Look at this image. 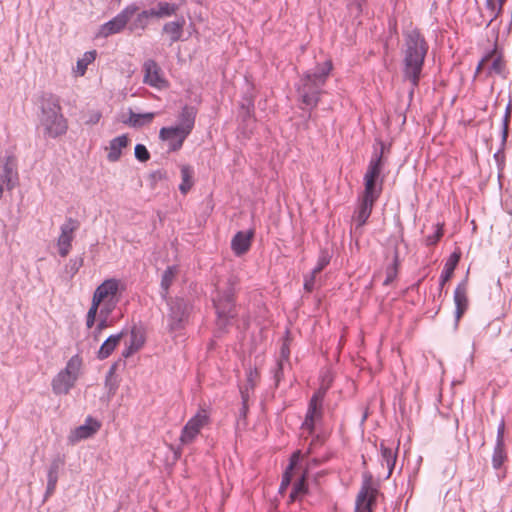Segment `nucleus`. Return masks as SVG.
<instances>
[{
  "label": "nucleus",
  "instance_id": "f257e3e1",
  "mask_svg": "<svg viewBox=\"0 0 512 512\" xmlns=\"http://www.w3.org/2000/svg\"><path fill=\"white\" fill-rule=\"evenodd\" d=\"M125 286L121 280L116 278L105 279L95 289L91 305L86 315V327L91 329L96 324V316L98 310H106L113 312L119 303Z\"/></svg>",
  "mask_w": 512,
  "mask_h": 512
},
{
  "label": "nucleus",
  "instance_id": "f03ea898",
  "mask_svg": "<svg viewBox=\"0 0 512 512\" xmlns=\"http://www.w3.org/2000/svg\"><path fill=\"white\" fill-rule=\"evenodd\" d=\"M427 50V43L418 31L413 30L407 34L404 73L413 86L418 85Z\"/></svg>",
  "mask_w": 512,
  "mask_h": 512
},
{
  "label": "nucleus",
  "instance_id": "7ed1b4c3",
  "mask_svg": "<svg viewBox=\"0 0 512 512\" xmlns=\"http://www.w3.org/2000/svg\"><path fill=\"white\" fill-rule=\"evenodd\" d=\"M332 70V63L326 61L319 64L314 72L304 74L297 88L302 102L308 106H316L320 100L322 87L325 85L327 78Z\"/></svg>",
  "mask_w": 512,
  "mask_h": 512
},
{
  "label": "nucleus",
  "instance_id": "20e7f679",
  "mask_svg": "<svg viewBox=\"0 0 512 512\" xmlns=\"http://www.w3.org/2000/svg\"><path fill=\"white\" fill-rule=\"evenodd\" d=\"M196 112L193 107L185 106L179 116V124L160 129L159 138L167 142L170 151H178L195 125Z\"/></svg>",
  "mask_w": 512,
  "mask_h": 512
},
{
  "label": "nucleus",
  "instance_id": "39448f33",
  "mask_svg": "<svg viewBox=\"0 0 512 512\" xmlns=\"http://www.w3.org/2000/svg\"><path fill=\"white\" fill-rule=\"evenodd\" d=\"M210 424V411L204 406H200L186 424L183 426L179 441L182 446L192 444L201 430Z\"/></svg>",
  "mask_w": 512,
  "mask_h": 512
},
{
  "label": "nucleus",
  "instance_id": "423d86ee",
  "mask_svg": "<svg viewBox=\"0 0 512 512\" xmlns=\"http://www.w3.org/2000/svg\"><path fill=\"white\" fill-rule=\"evenodd\" d=\"M382 154L383 147L381 148L380 155H375L370 160L364 175V191L362 193L380 197L382 183L377 184V180L380 177L383 167Z\"/></svg>",
  "mask_w": 512,
  "mask_h": 512
},
{
  "label": "nucleus",
  "instance_id": "0eeeda50",
  "mask_svg": "<svg viewBox=\"0 0 512 512\" xmlns=\"http://www.w3.org/2000/svg\"><path fill=\"white\" fill-rule=\"evenodd\" d=\"M377 493V489L373 487L372 475L364 473L363 483L356 499V512H372Z\"/></svg>",
  "mask_w": 512,
  "mask_h": 512
},
{
  "label": "nucleus",
  "instance_id": "6e6552de",
  "mask_svg": "<svg viewBox=\"0 0 512 512\" xmlns=\"http://www.w3.org/2000/svg\"><path fill=\"white\" fill-rule=\"evenodd\" d=\"M80 222L74 218H67L60 227V235L57 239V248L60 256L66 257L71 249L74 234L79 229Z\"/></svg>",
  "mask_w": 512,
  "mask_h": 512
},
{
  "label": "nucleus",
  "instance_id": "1a4fd4ad",
  "mask_svg": "<svg viewBox=\"0 0 512 512\" xmlns=\"http://www.w3.org/2000/svg\"><path fill=\"white\" fill-rule=\"evenodd\" d=\"M137 10L138 8L134 5L127 6L112 20L108 21L100 27L98 36L106 38L110 35L119 33L124 29L127 22L136 13Z\"/></svg>",
  "mask_w": 512,
  "mask_h": 512
},
{
  "label": "nucleus",
  "instance_id": "9d476101",
  "mask_svg": "<svg viewBox=\"0 0 512 512\" xmlns=\"http://www.w3.org/2000/svg\"><path fill=\"white\" fill-rule=\"evenodd\" d=\"M322 402L323 397L319 393L314 394L310 399L305 420L301 426L303 432L312 434L316 425L321 422L323 417Z\"/></svg>",
  "mask_w": 512,
  "mask_h": 512
},
{
  "label": "nucleus",
  "instance_id": "9b49d317",
  "mask_svg": "<svg viewBox=\"0 0 512 512\" xmlns=\"http://www.w3.org/2000/svg\"><path fill=\"white\" fill-rule=\"evenodd\" d=\"M378 198L377 196L366 193H362L359 196L357 207L352 216L356 230L362 228L367 223Z\"/></svg>",
  "mask_w": 512,
  "mask_h": 512
},
{
  "label": "nucleus",
  "instance_id": "f8f14e48",
  "mask_svg": "<svg viewBox=\"0 0 512 512\" xmlns=\"http://www.w3.org/2000/svg\"><path fill=\"white\" fill-rule=\"evenodd\" d=\"M143 72V82L145 84L158 90H163L169 87V82L165 78L162 69L154 60L149 59L144 62Z\"/></svg>",
  "mask_w": 512,
  "mask_h": 512
},
{
  "label": "nucleus",
  "instance_id": "ddd939ff",
  "mask_svg": "<svg viewBox=\"0 0 512 512\" xmlns=\"http://www.w3.org/2000/svg\"><path fill=\"white\" fill-rule=\"evenodd\" d=\"M41 124L50 137H58L67 132L68 123L62 112L41 116Z\"/></svg>",
  "mask_w": 512,
  "mask_h": 512
},
{
  "label": "nucleus",
  "instance_id": "4468645a",
  "mask_svg": "<svg viewBox=\"0 0 512 512\" xmlns=\"http://www.w3.org/2000/svg\"><path fill=\"white\" fill-rule=\"evenodd\" d=\"M41 124L50 137H58L67 132L68 123L62 112L41 116Z\"/></svg>",
  "mask_w": 512,
  "mask_h": 512
},
{
  "label": "nucleus",
  "instance_id": "2eb2a0df",
  "mask_svg": "<svg viewBox=\"0 0 512 512\" xmlns=\"http://www.w3.org/2000/svg\"><path fill=\"white\" fill-rule=\"evenodd\" d=\"M215 308L220 326L227 325L236 316L234 298L230 294L217 299L215 301Z\"/></svg>",
  "mask_w": 512,
  "mask_h": 512
},
{
  "label": "nucleus",
  "instance_id": "dca6fc26",
  "mask_svg": "<svg viewBox=\"0 0 512 512\" xmlns=\"http://www.w3.org/2000/svg\"><path fill=\"white\" fill-rule=\"evenodd\" d=\"M100 427L101 424L99 421L93 419L92 417H88L83 425L75 428L70 433L69 441L74 444L83 439L90 438L98 432Z\"/></svg>",
  "mask_w": 512,
  "mask_h": 512
},
{
  "label": "nucleus",
  "instance_id": "f3484780",
  "mask_svg": "<svg viewBox=\"0 0 512 512\" xmlns=\"http://www.w3.org/2000/svg\"><path fill=\"white\" fill-rule=\"evenodd\" d=\"M454 303L456 306L455 310V318L458 323L462 316L468 309L469 299H468V285L467 281H462L459 283L454 291Z\"/></svg>",
  "mask_w": 512,
  "mask_h": 512
},
{
  "label": "nucleus",
  "instance_id": "a211bd4d",
  "mask_svg": "<svg viewBox=\"0 0 512 512\" xmlns=\"http://www.w3.org/2000/svg\"><path fill=\"white\" fill-rule=\"evenodd\" d=\"M253 237V230H248L245 232L240 231L236 233L231 241V248L233 252L238 256L245 254L251 247Z\"/></svg>",
  "mask_w": 512,
  "mask_h": 512
},
{
  "label": "nucleus",
  "instance_id": "6ab92c4d",
  "mask_svg": "<svg viewBox=\"0 0 512 512\" xmlns=\"http://www.w3.org/2000/svg\"><path fill=\"white\" fill-rule=\"evenodd\" d=\"M145 340L144 332L137 327H133L129 342L126 344V348L122 353L123 357L128 358L139 351L144 346Z\"/></svg>",
  "mask_w": 512,
  "mask_h": 512
},
{
  "label": "nucleus",
  "instance_id": "aec40b11",
  "mask_svg": "<svg viewBox=\"0 0 512 512\" xmlns=\"http://www.w3.org/2000/svg\"><path fill=\"white\" fill-rule=\"evenodd\" d=\"M178 10V6L174 3H168V2H160L156 8L143 11L141 14H139V19L142 18H150V17H156V18H163V17H169L174 15Z\"/></svg>",
  "mask_w": 512,
  "mask_h": 512
},
{
  "label": "nucleus",
  "instance_id": "412c9836",
  "mask_svg": "<svg viewBox=\"0 0 512 512\" xmlns=\"http://www.w3.org/2000/svg\"><path fill=\"white\" fill-rule=\"evenodd\" d=\"M398 239L392 241L393 250L391 252V263L386 268V278L383 282L385 286L390 285L398 275V269L400 266L399 251H398Z\"/></svg>",
  "mask_w": 512,
  "mask_h": 512
},
{
  "label": "nucleus",
  "instance_id": "4be33fe9",
  "mask_svg": "<svg viewBox=\"0 0 512 512\" xmlns=\"http://www.w3.org/2000/svg\"><path fill=\"white\" fill-rule=\"evenodd\" d=\"M76 379L60 371L52 380V390L57 395H66L75 385Z\"/></svg>",
  "mask_w": 512,
  "mask_h": 512
},
{
  "label": "nucleus",
  "instance_id": "5701e85b",
  "mask_svg": "<svg viewBox=\"0 0 512 512\" xmlns=\"http://www.w3.org/2000/svg\"><path fill=\"white\" fill-rule=\"evenodd\" d=\"M41 116L62 112L60 98L52 93H45L40 99Z\"/></svg>",
  "mask_w": 512,
  "mask_h": 512
},
{
  "label": "nucleus",
  "instance_id": "b1692460",
  "mask_svg": "<svg viewBox=\"0 0 512 512\" xmlns=\"http://www.w3.org/2000/svg\"><path fill=\"white\" fill-rule=\"evenodd\" d=\"M128 144L129 138L127 135H121L112 139L107 147V159L110 162L118 161L122 155V149L126 148Z\"/></svg>",
  "mask_w": 512,
  "mask_h": 512
},
{
  "label": "nucleus",
  "instance_id": "393cba45",
  "mask_svg": "<svg viewBox=\"0 0 512 512\" xmlns=\"http://www.w3.org/2000/svg\"><path fill=\"white\" fill-rule=\"evenodd\" d=\"M380 452H381V465L384 466V464L387 467V478H389L392 475V472L394 470L396 460H397V452H398V445L396 448L388 447L385 442L380 443Z\"/></svg>",
  "mask_w": 512,
  "mask_h": 512
},
{
  "label": "nucleus",
  "instance_id": "a878e982",
  "mask_svg": "<svg viewBox=\"0 0 512 512\" xmlns=\"http://www.w3.org/2000/svg\"><path fill=\"white\" fill-rule=\"evenodd\" d=\"M124 336V332H120L118 334H114L109 336L104 343L101 345L100 349L98 350L97 357L100 360H104L108 358L113 351L116 349V347L120 344L122 338Z\"/></svg>",
  "mask_w": 512,
  "mask_h": 512
},
{
  "label": "nucleus",
  "instance_id": "bb28decb",
  "mask_svg": "<svg viewBox=\"0 0 512 512\" xmlns=\"http://www.w3.org/2000/svg\"><path fill=\"white\" fill-rule=\"evenodd\" d=\"M460 260V254L454 252L450 255L448 260L446 261L441 277H440V286L441 288L452 278L454 274V270L458 265Z\"/></svg>",
  "mask_w": 512,
  "mask_h": 512
},
{
  "label": "nucleus",
  "instance_id": "cd10ccee",
  "mask_svg": "<svg viewBox=\"0 0 512 512\" xmlns=\"http://www.w3.org/2000/svg\"><path fill=\"white\" fill-rule=\"evenodd\" d=\"M185 25V20L181 19L178 21L168 22L163 27V32L168 35L170 42L174 43L180 40L183 27Z\"/></svg>",
  "mask_w": 512,
  "mask_h": 512
},
{
  "label": "nucleus",
  "instance_id": "c85d7f7f",
  "mask_svg": "<svg viewBox=\"0 0 512 512\" xmlns=\"http://www.w3.org/2000/svg\"><path fill=\"white\" fill-rule=\"evenodd\" d=\"M178 272L179 270L177 266H169L163 272L160 285L164 296L168 294L171 285L178 275Z\"/></svg>",
  "mask_w": 512,
  "mask_h": 512
},
{
  "label": "nucleus",
  "instance_id": "c756f323",
  "mask_svg": "<svg viewBox=\"0 0 512 512\" xmlns=\"http://www.w3.org/2000/svg\"><path fill=\"white\" fill-rule=\"evenodd\" d=\"M96 55L95 50L85 52L82 58L77 61L76 68L74 69L75 75L83 76L86 73L88 65L96 59Z\"/></svg>",
  "mask_w": 512,
  "mask_h": 512
},
{
  "label": "nucleus",
  "instance_id": "7c9ffc66",
  "mask_svg": "<svg viewBox=\"0 0 512 512\" xmlns=\"http://www.w3.org/2000/svg\"><path fill=\"white\" fill-rule=\"evenodd\" d=\"M82 364H83V361H82L81 356L78 354L74 355L69 359L65 368L62 371L65 374H68L69 376H71L77 380L80 370L82 368Z\"/></svg>",
  "mask_w": 512,
  "mask_h": 512
},
{
  "label": "nucleus",
  "instance_id": "2f4dec72",
  "mask_svg": "<svg viewBox=\"0 0 512 512\" xmlns=\"http://www.w3.org/2000/svg\"><path fill=\"white\" fill-rule=\"evenodd\" d=\"M300 457H301V452L300 451H295L291 458H290V464L287 468V470L285 471V473L283 474V477H282V481H281V485H280V490H285L290 482H291V479H292V471L295 467V465L298 463V461L300 460Z\"/></svg>",
  "mask_w": 512,
  "mask_h": 512
},
{
  "label": "nucleus",
  "instance_id": "473e14b6",
  "mask_svg": "<svg viewBox=\"0 0 512 512\" xmlns=\"http://www.w3.org/2000/svg\"><path fill=\"white\" fill-rule=\"evenodd\" d=\"M181 178L182 182L179 186V190L182 194H187L193 186V170L188 165L181 167Z\"/></svg>",
  "mask_w": 512,
  "mask_h": 512
},
{
  "label": "nucleus",
  "instance_id": "72a5a7b5",
  "mask_svg": "<svg viewBox=\"0 0 512 512\" xmlns=\"http://www.w3.org/2000/svg\"><path fill=\"white\" fill-rule=\"evenodd\" d=\"M155 117V113L138 114L130 112L127 123L132 127H141L145 124L151 123Z\"/></svg>",
  "mask_w": 512,
  "mask_h": 512
},
{
  "label": "nucleus",
  "instance_id": "f704fd0d",
  "mask_svg": "<svg viewBox=\"0 0 512 512\" xmlns=\"http://www.w3.org/2000/svg\"><path fill=\"white\" fill-rule=\"evenodd\" d=\"M111 311L106 310H98V314L96 316V329L95 332L100 334L103 330L111 327L113 325L112 320H110Z\"/></svg>",
  "mask_w": 512,
  "mask_h": 512
},
{
  "label": "nucleus",
  "instance_id": "c9c22d12",
  "mask_svg": "<svg viewBox=\"0 0 512 512\" xmlns=\"http://www.w3.org/2000/svg\"><path fill=\"white\" fill-rule=\"evenodd\" d=\"M506 0H486V7L489 10L490 22L496 20L503 12V6Z\"/></svg>",
  "mask_w": 512,
  "mask_h": 512
},
{
  "label": "nucleus",
  "instance_id": "e433bc0d",
  "mask_svg": "<svg viewBox=\"0 0 512 512\" xmlns=\"http://www.w3.org/2000/svg\"><path fill=\"white\" fill-rule=\"evenodd\" d=\"M507 460V454L505 451L504 445H495L493 456H492V466L494 469H499Z\"/></svg>",
  "mask_w": 512,
  "mask_h": 512
},
{
  "label": "nucleus",
  "instance_id": "4c0bfd02",
  "mask_svg": "<svg viewBox=\"0 0 512 512\" xmlns=\"http://www.w3.org/2000/svg\"><path fill=\"white\" fill-rule=\"evenodd\" d=\"M488 60L492 59V67L491 69L497 73L501 74L504 72L506 63L502 55L497 54L496 50H493L490 54L487 55Z\"/></svg>",
  "mask_w": 512,
  "mask_h": 512
},
{
  "label": "nucleus",
  "instance_id": "58836bf2",
  "mask_svg": "<svg viewBox=\"0 0 512 512\" xmlns=\"http://www.w3.org/2000/svg\"><path fill=\"white\" fill-rule=\"evenodd\" d=\"M306 488V474L304 473L300 479L294 484L293 490L290 494V500L295 501L300 495L305 494Z\"/></svg>",
  "mask_w": 512,
  "mask_h": 512
},
{
  "label": "nucleus",
  "instance_id": "ea45409f",
  "mask_svg": "<svg viewBox=\"0 0 512 512\" xmlns=\"http://www.w3.org/2000/svg\"><path fill=\"white\" fill-rule=\"evenodd\" d=\"M443 225L441 224H436L435 226V232L433 233V235H429L426 237L425 239V244L427 246H433L435 245L443 236Z\"/></svg>",
  "mask_w": 512,
  "mask_h": 512
},
{
  "label": "nucleus",
  "instance_id": "a19ab883",
  "mask_svg": "<svg viewBox=\"0 0 512 512\" xmlns=\"http://www.w3.org/2000/svg\"><path fill=\"white\" fill-rule=\"evenodd\" d=\"M61 462L54 461L51 463L50 468L48 470V483L57 484L58 481V471L61 466Z\"/></svg>",
  "mask_w": 512,
  "mask_h": 512
},
{
  "label": "nucleus",
  "instance_id": "79ce46f5",
  "mask_svg": "<svg viewBox=\"0 0 512 512\" xmlns=\"http://www.w3.org/2000/svg\"><path fill=\"white\" fill-rule=\"evenodd\" d=\"M102 117V113L99 110H90L88 111L84 118L86 125H95L97 124Z\"/></svg>",
  "mask_w": 512,
  "mask_h": 512
},
{
  "label": "nucleus",
  "instance_id": "37998d69",
  "mask_svg": "<svg viewBox=\"0 0 512 512\" xmlns=\"http://www.w3.org/2000/svg\"><path fill=\"white\" fill-rule=\"evenodd\" d=\"M135 157L141 162H146L149 160L150 154L144 145L137 144L135 147Z\"/></svg>",
  "mask_w": 512,
  "mask_h": 512
},
{
  "label": "nucleus",
  "instance_id": "c03bdc74",
  "mask_svg": "<svg viewBox=\"0 0 512 512\" xmlns=\"http://www.w3.org/2000/svg\"><path fill=\"white\" fill-rule=\"evenodd\" d=\"M317 274H314V271L311 272V274L306 275L304 278V289L307 292H312L315 286V278Z\"/></svg>",
  "mask_w": 512,
  "mask_h": 512
},
{
  "label": "nucleus",
  "instance_id": "a18cd8bd",
  "mask_svg": "<svg viewBox=\"0 0 512 512\" xmlns=\"http://www.w3.org/2000/svg\"><path fill=\"white\" fill-rule=\"evenodd\" d=\"M328 264H329V257L326 255H322L319 258L316 267L312 271H314V274H319Z\"/></svg>",
  "mask_w": 512,
  "mask_h": 512
},
{
  "label": "nucleus",
  "instance_id": "49530a36",
  "mask_svg": "<svg viewBox=\"0 0 512 512\" xmlns=\"http://www.w3.org/2000/svg\"><path fill=\"white\" fill-rule=\"evenodd\" d=\"M504 430H505V423L504 421H501L498 431H497V440L496 445H504Z\"/></svg>",
  "mask_w": 512,
  "mask_h": 512
},
{
  "label": "nucleus",
  "instance_id": "de8ad7c7",
  "mask_svg": "<svg viewBox=\"0 0 512 512\" xmlns=\"http://www.w3.org/2000/svg\"><path fill=\"white\" fill-rule=\"evenodd\" d=\"M150 178H151L154 182L163 181V180L167 179V173H166V171H164V170H157V171H154V172L150 175Z\"/></svg>",
  "mask_w": 512,
  "mask_h": 512
},
{
  "label": "nucleus",
  "instance_id": "09e8293b",
  "mask_svg": "<svg viewBox=\"0 0 512 512\" xmlns=\"http://www.w3.org/2000/svg\"><path fill=\"white\" fill-rule=\"evenodd\" d=\"M280 354H281V360L278 362V365H279V368L281 369L282 368V360L287 361L289 359V355H290V350L286 343L283 344Z\"/></svg>",
  "mask_w": 512,
  "mask_h": 512
},
{
  "label": "nucleus",
  "instance_id": "8fccbe9b",
  "mask_svg": "<svg viewBox=\"0 0 512 512\" xmlns=\"http://www.w3.org/2000/svg\"><path fill=\"white\" fill-rule=\"evenodd\" d=\"M259 376L257 371H250L248 374V382L250 384V388L253 389L256 383L258 382Z\"/></svg>",
  "mask_w": 512,
  "mask_h": 512
},
{
  "label": "nucleus",
  "instance_id": "3c124183",
  "mask_svg": "<svg viewBox=\"0 0 512 512\" xmlns=\"http://www.w3.org/2000/svg\"><path fill=\"white\" fill-rule=\"evenodd\" d=\"M57 484L47 482L46 496H50L54 493Z\"/></svg>",
  "mask_w": 512,
  "mask_h": 512
},
{
  "label": "nucleus",
  "instance_id": "603ef678",
  "mask_svg": "<svg viewBox=\"0 0 512 512\" xmlns=\"http://www.w3.org/2000/svg\"><path fill=\"white\" fill-rule=\"evenodd\" d=\"M510 116H511V105L509 104L506 108V114H505V120H504V124H505V127L507 128L508 126V122L510 120Z\"/></svg>",
  "mask_w": 512,
  "mask_h": 512
},
{
  "label": "nucleus",
  "instance_id": "864d4df0",
  "mask_svg": "<svg viewBox=\"0 0 512 512\" xmlns=\"http://www.w3.org/2000/svg\"><path fill=\"white\" fill-rule=\"evenodd\" d=\"M241 394H242V400H243V413H246V410H247L246 403H247V399H248V393H247V391H241Z\"/></svg>",
  "mask_w": 512,
  "mask_h": 512
},
{
  "label": "nucleus",
  "instance_id": "5fc2aeb1",
  "mask_svg": "<svg viewBox=\"0 0 512 512\" xmlns=\"http://www.w3.org/2000/svg\"><path fill=\"white\" fill-rule=\"evenodd\" d=\"M486 61H488V57H487V56H486L485 58H483V59L480 61V63L478 64L477 72H480V71L482 70L483 65H484V63H485Z\"/></svg>",
  "mask_w": 512,
  "mask_h": 512
},
{
  "label": "nucleus",
  "instance_id": "6e6d98bb",
  "mask_svg": "<svg viewBox=\"0 0 512 512\" xmlns=\"http://www.w3.org/2000/svg\"><path fill=\"white\" fill-rule=\"evenodd\" d=\"M121 0H118V2H120Z\"/></svg>",
  "mask_w": 512,
  "mask_h": 512
}]
</instances>
